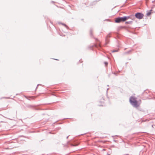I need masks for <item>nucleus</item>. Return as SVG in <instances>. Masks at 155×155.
<instances>
[{"label":"nucleus","mask_w":155,"mask_h":155,"mask_svg":"<svg viewBox=\"0 0 155 155\" xmlns=\"http://www.w3.org/2000/svg\"><path fill=\"white\" fill-rule=\"evenodd\" d=\"M130 102L131 104L134 107H137L139 106L138 102L136 98L130 97Z\"/></svg>","instance_id":"f257e3e1"},{"label":"nucleus","mask_w":155,"mask_h":155,"mask_svg":"<svg viewBox=\"0 0 155 155\" xmlns=\"http://www.w3.org/2000/svg\"><path fill=\"white\" fill-rule=\"evenodd\" d=\"M115 22L117 23H119L121 22L124 21V17H117L115 19Z\"/></svg>","instance_id":"f03ea898"},{"label":"nucleus","mask_w":155,"mask_h":155,"mask_svg":"<svg viewBox=\"0 0 155 155\" xmlns=\"http://www.w3.org/2000/svg\"><path fill=\"white\" fill-rule=\"evenodd\" d=\"M135 16L137 18L141 19L143 18L144 15L141 13L137 12L135 14Z\"/></svg>","instance_id":"7ed1b4c3"},{"label":"nucleus","mask_w":155,"mask_h":155,"mask_svg":"<svg viewBox=\"0 0 155 155\" xmlns=\"http://www.w3.org/2000/svg\"><path fill=\"white\" fill-rule=\"evenodd\" d=\"M110 36L109 35H107L105 38V45H107L109 42V40L108 39V38L110 37Z\"/></svg>","instance_id":"20e7f679"},{"label":"nucleus","mask_w":155,"mask_h":155,"mask_svg":"<svg viewBox=\"0 0 155 155\" xmlns=\"http://www.w3.org/2000/svg\"><path fill=\"white\" fill-rule=\"evenodd\" d=\"M124 21H126V20H128L130 18V16H124Z\"/></svg>","instance_id":"39448f33"},{"label":"nucleus","mask_w":155,"mask_h":155,"mask_svg":"<svg viewBox=\"0 0 155 155\" xmlns=\"http://www.w3.org/2000/svg\"><path fill=\"white\" fill-rule=\"evenodd\" d=\"M152 11V10H150L149 12L147 13V16H149L151 15Z\"/></svg>","instance_id":"423d86ee"},{"label":"nucleus","mask_w":155,"mask_h":155,"mask_svg":"<svg viewBox=\"0 0 155 155\" xmlns=\"http://www.w3.org/2000/svg\"><path fill=\"white\" fill-rule=\"evenodd\" d=\"M132 22H133V21H126L125 22V24H131Z\"/></svg>","instance_id":"0eeeda50"},{"label":"nucleus","mask_w":155,"mask_h":155,"mask_svg":"<svg viewBox=\"0 0 155 155\" xmlns=\"http://www.w3.org/2000/svg\"><path fill=\"white\" fill-rule=\"evenodd\" d=\"M60 24L65 26L67 29H68L69 28L68 26L65 24L62 23H60Z\"/></svg>","instance_id":"6e6552de"},{"label":"nucleus","mask_w":155,"mask_h":155,"mask_svg":"<svg viewBox=\"0 0 155 155\" xmlns=\"http://www.w3.org/2000/svg\"><path fill=\"white\" fill-rule=\"evenodd\" d=\"M70 144H71V146H74V147L78 145V144H72V143H70Z\"/></svg>","instance_id":"1a4fd4ad"},{"label":"nucleus","mask_w":155,"mask_h":155,"mask_svg":"<svg viewBox=\"0 0 155 155\" xmlns=\"http://www.w3.org/2000/svg\"><path fill=\"white\" fill-rule=\"evenodd\" d=\"M33 106L31 105H29L28 106V107L30 108H32L33 107Z\"/></svg>","instance_id":"9d476101"},{"label":"nucleus","mask_w":155,"mask_h":155,"mask_svg":"<svg viewBox=\"0 0 155 155\" xmlns=\"http://www.w3.org/2000/svg\"><path fill=\"white\" fill-rule=\"evenodd\" d=\"M92 30L91 29L90 31V34L91 36L92 35Z\"/></svg>","instance_id":"9b49d317"},{"label":"nucleus","mask_w":155,"mask_h":155,"mask_svg":"<svg viewBox=\"0 0 155 155\" xmlns=\"http://www.w3.org/2000/svg\"><path fill=\"white\" fill-rule=\"evenodd\" d=\"M118 51V50H114L112 51V52H117Z\"/></svg>","instance_id":"f8f14e48"},{"label":"nucleus","mask_w":155,"mask_h":155,"mask_svg":"<svg viewBox=\"0 0 155 155\" xmlns=\"http://www.w3.org/2000/svg\"><path fill=\"white\" fill-rule=\"evenodd\" d=\"M131 51H127V52H126L125 53V54H128L129 53V52H130Z\"/></svg>","instance_id":"ddd939ff"},{"label":"nucleus","mask_w":155,"mask_h":155,"mask_svg":"<svg viewBox=\"0 0 155 155\" xmlns=\"http://www.w3.org/2000/svg\"><path fill=\"white\" fill-rule=\"evenodd\" d=\"M104 64H105V66H107V65L108 64V63L107 62H105Z\"/></svg>","instance_id":"4468645a"},{"label":"nucleus","mask_w":155,"mask_h":155,"mask_svg":"<svg viewBox=\"0 0 155 155\" xmlns=\"http://www.w3.org/2000/svg\"><path fill=\"white\" fill-rule=\"evenodd\" d=\"M103 105H104L103 104H101L99 105L100 106H103Z\"/></svg>","instance_id":"2eb2a0df"},{"label":"nucleus","mask_w":155,"mask_h":155,"mask_svg":"<svg viewBox=\"0 0 155 155\" xmlns=\"http://www.w3.org/2000/svg\"><path fill=\"white\" fill-rule=\"evenodd\" d=\"M40 85V84H38V85H37V87H36V89L37 88V87H38V85Z\"/></svg>","instance_id":"dca6fc26"},{"label":"nucleus","mask_w":155,"mask_h":155,"mask_svg":"<svg viewBox=\"0 0 155 155\" xmlns=\"http://www.w3.org/2000/svg\"><path fill=\"white\" fill-rule=\"evenodd\" d=\"M95 40H96V41H98V39L97 38H96V39H95Z\"/></svg>","instance_id":"f3484780"},{"label":"nucleus","mask_w":155,"mask_h":155,"mask_svg":"<svg viewBox=\"0 0 155 155\" xmlns=\"http://www.w3.org/2000/svg\"><path fill=\"white\" fill-rule=\"evenodd\" d=\"M69 136H67V139H68V137H69Z\"/></svg>","instance_id":"a211bd4d"},{"label":"nucleus","mask_w":155,"mask_h":155,"mask_svg":"<svg viewBox=\"0 0 155 155\" xmlns=\"http://www.w3.org/2000/svg\"><path fill=\"white\" fill-rule=\"evenodd\" d=\"M114 142H116V140H114Z\"/></svg>","instance_id":"6ab92c4d"},{"label":"nucleus","mask_w":155,"mask_h":155,"mask_svg":"<svg viewBox=\"0 0 155 155\" xmlns=\"http://www.w3.org/2000/svg\"><path fill=\"white\" fill-rule=\"evenodd\" d=\"M5 98H9V97H5Z\"/></svg>","instance_id":"aec40b11"},{"label":"nucleus","mask_w":155,"mask_h":155,"mask_svg":"<svg viewBox=\"0 0 155 155\" xmlns=\"http://www.w3.org/2000/svg\"><path fill=\"white\" fill-rule=\"evenodd\" d=\"M109 88H107V91L108 90Z\"/></svg>","instance_id":"412c9836"},{"label":"nucleus","mask_w":155,"mask_h":155,"mask_svg":"<svg viewBox=\"0 0 155 155\" xmlns=\"http://www.w3.org/2000/svg\"><path fill=\"white\" fill-rule=\"evenodd\" d=\"M55 60H58L57 59H54Z\"/></svg>","instance_id":"4be33fe9"},{"label":"nucleus","mask_w":155,"mask_h":155,"mask_svg":"<svg viewBox=\"0 0 155 155\" xmlns=\"http://www.w3.org/2000/svg\"><path fill=\"white\" fill-rule=\"evenodd\" d=\"M114 74H115V73H114Z\"/></svg>","instance_id":"5701e85b"},{"label":"nucleus","mask_w":155,"mask_h":155,"mask_svg":"<svg viewBox=\"0 0 155 155\" xmlns=\"http://www.w3.org/2000/svg\"><path fill=\"white\" fill-rule=\"evenodd\" d=\"M52 2H54L52 1Z\"/></svg>","instance_id":"b1692460"}]
</instances>
